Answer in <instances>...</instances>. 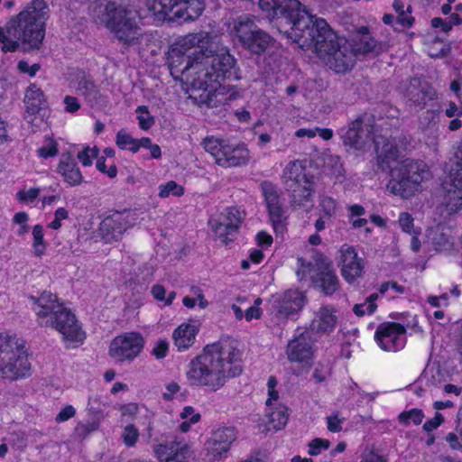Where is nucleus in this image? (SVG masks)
Listing matches in <instances>:
<instances>
[{"mask_svg": "<svg viewBox=\"0 0 462 462\" xmlns=\"http://www.w3.org/2000/svg\"><path fill=\"white\" fill-rule=\"evenodd\" d=\"M259 5L272 13L281 32L301 48L313 47L331 69L341 73L354 66L355 53L346 40L340 38L326 20L301 9L298 0H259Z\"/></svg>", "mask_w": 462, "mask_h": 462, "instance_id": "nucleus-1", "label": "nucleus"}, {"mask_svg": "<svg viewBox=\"0 0 462 462\" xmlns=\"http://www.w3.org/2000/svg\"><path fill=\"white\" fill-rule=\"evenodd\" d=\"M219 58L192 57L171 49L168 60L171 75L193 89L210 93L224 79H240L236 59L229 51L222 50Z\"/></svg>", "mask_w": 462, "mask_h": 462, "instance_id": "nucleus-2", "label": "nucleus"}, {"mask_svg": "<svg viewBox=\"0 0 462 462\" xmlns=\"http://www.w3.org/2000/svg\"><path fill=\"white\" fill-rule=\"evenodd\" d=\"M238 351L220 343L204 347L203 352L193 358L186 372L190 385L207 387L213 392L221 389L230 378L242 373L236 364Z\"/></svg>", "mask_w": 462, "mask_h": 462, "instance_id": "nucleus-3", "label": "nucleus"}, {"mask_svg": "<svg viewBox=\"0 0 462 462\" xmlns=\"http://www.w3.org/2000/svg\"><path fill=\"white\" fill-rule=\"evenodd\" d=\"M380 169H391V179L387 189L391 193L408 199L421 190V184L430 178V171L422 161L405 159L392 168L399 156V150L393 140L383 136L374 139Z\"/></svg>", "mask_w": 462, "mask_h": 462, "instance_id": "nucleus-4", "label": "nucleus"}, {"mask_svg": "<svg viewBox=\"0 0 462 462\" xmlns=\"http://www.w3.org/2000/svg\"><path fill=\"white\" fill-rule=\"evenodd\" d=\"M90 13L95 22L105 26L123 45L137 47L148 41L141 27L139 12L130 5L104 0L92 4Z\"/></svg>", "mask_w": 462, "mask_h": 462, "instance_id": "nucleus-5", "label": "nucleus"}, {"mask_svg": "<svg viewBox=\"0 0 462 462\" xmlns=\"http://www.w3.org/2000/svg\"><path fill=\"white\" fill-rule=\"evenodd\" d=\"M48 7L44 0H32L31 5L12 17L5 28L0 27V42L5 52L14 51L19 42L29 49H39L45 35Z\"/></svg>", "mask_w": 462, "mask_h": 462, "instance_id": "nucleus-6", "label": "nucleus"}, {"mask_svg": "<svg viewBox=\"0 0 462 462\" xmlns=\"http://www.w3.org/2000/svg\"><path fill=\"white\" fill-rule=\"evenodd\" d=\"M29 305L42 327L51 328L61 336L67 347H76L85 339V332L75 314L60 302L57 295L42 291L28 296Z\"/></svg>", "mask_w": 462, "mask_h": 462, "instance_id": "nucleus-7", "label": "nucleus"}, {"mask_svg": "<svg viewBox=\"0 0 462 462\" xmlns=\"http://www.w3.org/2000/svg\"><path fill=\"white\" fill-rule=\"evenodd\" d=\"M282 180L290 194L292 208H300L311 204L315 176L308 169L305 161L294 160L288 162L282 171Z\"/></svg>", "mask_w": 462, "mask_h": 462, "instance_id": "nucleus-8", "label": "nucleus"}, {"mask_svg": "<svg viewBox=\"0 0 462 462\" xmlns=\"http://www.w3.org/2000/svg\"><path fill=\"white\" fill-rule=\"evenodd\" d=\"M30 370L31 364L19 339L0 333V377L18 380L29 375Z\"/></svg>", "mask_w": 462, "mask_h": 462, "instance_id": "nucleus-9", "label": "nucleus"}, {"mask_svg": "<svg viewBox=\"0 0 462 462\" xmlns=\"http://www.w3.org/2000/svg\"><path fill=\"white\" fill-rule=\"evenodd\" d=\"M147 10L154 20H195L205 9L203 0H145Z\"/></svg>", "mask_w": 462, "mask_h": 462, "instance_id": "nucleus-10", "label": "nucleus"}, {"mask_svg": "<svg viewBox=\"0 0 462 462\" xmlns=\"http://www.w3.org/2000/svg\"><path fill=\"white\" fill-rule=\"evenodd\" d=\"M201 145L221 167H239L245 165L250 160L249 150L243 143L233 144L222 138L207 136Z\"/></svg>", "mask_w": 462, "mask_h": 462, "instance_id": "nucleus-11", "label": "nucleus"}, {"mask_svg": "<svg viewBox=\"0 0 462 462\" xmlns=\"http://www.w3.org/2000/svg\"><path fill=\"white\" fill-rule=\"evenodd\" d=\"M196 48L197 50L193 53V57H210L219 58V54L222 53V50L229 51L220 41V37L215 33H209L206 32H199L197 33H189L184 37L180 38L173 46V53L176 51L185 53Z\"/></svg>", "mask_w": 462, "mask_h": 462, "instance_id": "nucleus-12", "label": "nucleus"}, {"mask_svg": "<svg viewBox=\"0 0 462 462\" xmlns=\"http://www.w3.org/2000/svg\"><path fill=\"white\" fill-rule=\"evenodd\" d=\"M232 33L243 47L254 54L264 52L273 44V39L258 28L254 22L247 17H239L235 23Z\"/></svg>", "mask_w": 462, "mask_h": 462, "instance_id": "nucleus-13", "label": "nucleus"}, {"mask_svg": "<svg viewBox=\"0 0 462 462\" xmlns=\"http://www.w3.org/2000/svg\"><path fill=\"white\" fill-rule=\"evenodd\" d=\"M144 339L138 332H126L116 337L109 345V356L116 363L132 362L143 351Z\"/></svg>", "mask_w": 462, "mask_h": 462, "instance_id": "nucleus-14", "label": "nucleus"}, {"mask_svg": "<svg viewBox=\"0 0 462 462\" xmlns=\"http://www.w3.org/2000/svg\"><path fill=\"white\" fill-rule=\"evenodd\" d=\"M243 212L236 208H225L217 218L210 220L211 230L223 244L233 241L243 222Z\"/></svg>", "mask_w": 462, "mask_h": 462, "instance_id": "nucleus-15", "label": "nucleus"}, {"mask_svg": "<svg viewBox=\"0 0 462 462\" xmlns=\"http://www.w3.org/2000/svg\"><path fill=\"white\" fill-rule=\"evenodd\" d=\"M264 197L270 222L275 233H282L285 229L286 209L278 189L271 182L264 181L261 185Z\"/></svg>", "mask_w": 462, "mask_h": 462, "instance_id": "nucleus-16", "label": "nucleus"}, {"mask_svg": "<svg viewBox=\"0 0 462 462\" xmlns=\"http://www.w3.org/2000/svg\"><path fill=\"white\" fill-rule=\"evenodd\" d=\"M307 267L313 283L326 295H331L338 289L339 281L327 257L320 255L314 263H310Z\"/></svg>", "mask_w": 462, "mask_h": 462, "instance_id": "nucleus-17", "label": "nucleus"}, {"mask_svg": "<svg viewBox=\"0 0 462 462\" xmlns=\"http://www.w3.org/2000/svg\"><path fill=\"white\" fill-rule=\"evenodd\" d=\"M154 455L160 462H194L196 456L191 446L178 438L154 447Z\"/></svg>", "mask_w": 462, "mask_h": 462, "instance_id": "nucleus-18", "label": "nucleus"}, {"mask_svg": "<svg viewBox=\"0 0 462 462\" xmlns=\"http://www.w3.org/2000/svg\"><path fill=\"white\" fill-rule=\"evenodd\" d=\"M405 334L406 328L402 324L384 322L378 326L374 337L382 349L396 352L404 347Z\"/></svg>", "mask_w": 462, "mask_h": 462, "instance_id": "nucleus-19", "label": "nucleus"}, {"mask_svg": "<svg viewBox=\"0 0 462 462\" xmlns=\"http://www.w3.org/2000/svg\"><path fill=\"white\" fill-rule=\"evenodd\" d=\"M338 254L341 274L348 283H352L361 277L365 267L364 260L358 256L355 247L348 245H343Z\"/></svg>", "mask_w": 462, "mask_h": 462, "instance_id": "nucleus-20", "label": "nucleus"}, {"mask_svg": "<svg viewBox=\"0 0 462 462\" xmlns=\"http://www.w3.org/2000/svg\"><path fill=\"white\" fill-rule=\"evenodd\" d=\"M338 322V310L330 304L321 305L313 312L310 330L319 335L331 334Z\"/></svg>", "mask_w": 462, "mask_h": 462, "instance_id": "nucleus-21", "label": "nucleus"}, {"mask_svg": "<svg viewBox=\"0 0 462 462\" xmlns=\"http://www.w3.org/2000/svg\"><path fill=\"white\" fill-rule=\"evenodd\" d=\"M131 225L128 214L116 212L102 220L99 226L100 235L106 243L118 241Z\"/></svg>", "mask_w": 462, "mask_h": 462, "instance_id": "nucleus-22", "label": "nucleus"}, {"mask_svg": "<svg viewBox=\"0 0 462 462\" xmlns=\"http://www.w3.org/2000/svg\"><path fill=\"white\" fill-rule=\"evenodd\" d=\"M277 380L274 376H270L267 381L268 398L266 400V413L267 422L270 426L278 430L282 429L288 421L289 414L288 409L285 406H278L275 410H272L271 406L273 401L279 399V393L276 391Z\"/></svg>", "mask_w": 462, "mask_h": 462, "instance_id": "nucleus-23", "label": "nucleus"}, {"mask_svg": "<svg viewBox=\"0 0 462 462\" xmlns=\"http://www.w3.org/2000/svg\"><path fill=\"white\" fill-rule=\"evenodd\" d=\"M286 354L291 363L307 364L313 356V343L309 332L301 333L289 341Z\"/></svg>", "mask_w": 462, "mask_h": 462, "instance_id": "nucleus-24", "label": "nucleus"}, {"mask_svg": "<svg viewBox=\"0 0 462 462\" xmlns=\"http://www.w3.org/2000/svg\"><path fill=\"white\" fill-rule=\"evenodd\" d=\"M304 305V297L299 290H288L273 300L275 310L282 315L290 316L298 312Z\"/></svg>", "mask_w": 462, "mask_h": 462, "instance_id": "nucleus-25", "label": "nucleus"}, {"mask_svg": "<svg viewBox=\"0 0 462 462\" xmlns=\"http://www.w3.org/2000/svg\"><path fill=\"white\" fill-rule=\"evenodd\" d=\"M406 97L410 106L423 108L429 101L435 97V91L429 84L413 79L407 88Z\"/></svg>", "mask_w": 462, "mask_h": 462, "instance_id": "nucleus-26", "label": "nucleus"}, {"mask_svg": "<svg viewBox=\"0 0 462 462\" xmlns=\"http://www.w3.org/2000/svg\"><path fill=\"white\" fill-rule=\"evenodd\" d=\"M57 171L61 175L64 181L71 187L80 185L83 180L80 170L70 154H62L60 156Z\"/></svg>", "mask_w": 462, "mask_h": 462, "instance_id": "nucleus-27", "label": "nucleus"}, {"mask_svg": "<svg viewBox=\"0 0 462 462\" xmlns=\"http://www.w3.org/2000/svg\"><path fill=\"white\" fill-rule=\"evenodd\" d=\"M198 332L199 328L196 324H180L172 334L174 345L178 350L183 351L191 346L195 342Z\"/></svg>", "mask_w": 462, "mask_h": 462, "instance_id": "nucleus-28", "label": "nucleus"}, {"mask_svg": "<svg viewBox=\"0 0 462 462\" xmlns=\"http://www.w3.org/2000/svg\"><path fill=\"white\" fill-rule=\"evenodd\" d=\"M23 101L26 107V114L32 116L39 113L46 106L44 94L35 84H32L27 88Z\"/></svg>", "mask_w": 462, "mask_h": 462, "instance_id": "nucleus-29", "label": "nucleus"}, {"mask_svg": "<svg viewBox=\"0 0 462 462\" xmlns=\"http://www.w3.org/2000/svg\"><path fill=\"white\" fill-rule=\"evenodd\" d=\"M361 122L356 120L349 124L347 128H342L339 132L345 144L356 149H362L366 143L363 138L364 131L361 129Z\"/></svg>", "mask_w": 462, "mask_h": 462, "instance_id": "nucleus-30", "label": "nucleus"}, {"mask_svg": "<svg viewBox=\"0 0 462 462\" xmlns=\"http://www.w3.org/2000/svg\"><path fill=\"white\" fill-rule=\"evenodd\" d=\"M77 91L82 95L91 106L102 105L105 102L103 95L97 87L89 79H81L76 87Z\"/></svg>", "mask_w": 462, "mask_h": 462, "instance_id": "nucleus-31", "label": "nucleus"}, {"mask_svg": "<svg viewBox=\"0 0 462 462\" xmlns=\"http://www.w3.org/2000/svg\"><path fill=\"white\" fill-rule=\"evenodd\" d=\"M447 189L446 204L449 211L455 212L462 207V178L461 180H449Z\"/></svg>", "mask_w": 462, "mask_h": 462, "instance_id": "nucleus-32", "label": "nucleus"}, {"mask_svg": "<svg viewBox=\"0 0 462 462\" xmlns=\"http://www.w3.org/2000/svg\"><path fill=\"white\" fill-rule=\"evenodd\" d=\"M229 450L210 438L205 443V457L208 462H222L227 457Z\"/></svg>", "mask_w": 462, "mask_h": 462, "instance_id": "nucleus-33", "label": "nucleus"}, {"mask_svg": "<svg viewBox=\"0 0 462 462\" xmlns=\"http://www.w3.org/2000/svg\"><path fill=\"white\" fill-rule=\"evenodd\" d=\"M210 439L230 449L232 443L236 439V432L233 427H221L212 432Z\"/></svg>", "mask_w": 462, "mask_h": 462, "instance_id": "nucleus-34", "label": "nucleus"}, {"mask_svg": "<svg viewBox=\"0 0 462 462\" xmlns=\"http://www.w3.org/2000/svg\"><path fill=\"white\" fill-rule=\"evenodd\" d=\"M449 180H461L462 179V143L454 148L453 157L450 159Z\"/></svg>", "mask_w": 462, "mask_h": 462, "instance_id": "nucleus-35", "label": "nucleus"}, {"mask_svg": "<svg viewBox=\"0 0 462 462\" xmlns=\"http://www.w3.org/2000/svg\"><path fill=\"white\" fill-rule=\"evenodd\" d=\"M427 237L436 250L444 248L449 243L448 236L440 226L430 228Z\"/></svg>", "mask_w": 462, "mask_h": 462, "instance_id": "nucleus-36", "label": "nucleus"}, {"mask_svg": "<svg viewBox=\"0 0 462 462\" xmlns=\"http://www.w3.org/2000/svg\"><path fill=\"white\" fill-rule=\"evenodd\" d=\"M338 208V203L332 197L327 195L319 197V209L324 217L331 218L337 214Z\"/></svg>", "mask_w": 462, "mask_h": 462, "instance_id": "nucleus-37", "label": "nucleus"}, {"mask_svg": "<svg viewBox=\"0 0 462 462\" xmlns=\"http://www.w3.org/2000/svg\"><path fill=\"white\" fill-rule=\"evenodd\" d=\"M378 299L377 293H373L369 297L366 298L365 302L356 304L353 308L354 313L358 317H363L365 314H373L377 305L375 304V300Z\"/></svg>", "mask_w": 462, "mask_h": 462, "instance_id": "nucleus-38", "label": "nucleus"}, {"mask_svg": "<svg viewBox=\"0 0 462 462\" xmlns=\"http://www.w3.org/2000/svg\"><path fill=\"white\" fill-rule=\"evenodd\" d=\"M116 143L122 150H129L133 152H137L136 139L133 138L124 129H121L117 132Z\"/></svg>", "mask_w": 462, "mask_h": 462, "instance_id": "nucleus-39", "label": "nucleus"}, {"mask_svg": "<svg viewBox=\"0 0 462 462\" xmlns=\"http://www.w3.org/2000/svg\"><path fill=\"white\" fill-rule=\"evenodd\" d=\"M423 419V411L417 408L404 411L398 416L399 422L405 426L409 425L411 422L414 423L415 425H419L422 422Z\"/></svg>", "mask_w": 462, "mask_h": 462, "instance_id": "nucleus-40", "label": "nucleus"}, {"mask_svg": "<svg viewBox=\"0 0 462 462\" xmlns=\"http://www.w3.org/2000/svg\"><path fill=\"white\" fill-rule=\"evenodd\" d=\"M43 236H44V233H43L42 226H41V225L34 226L33 229H32V237H33L32 248H33L34 254L36 256H42L46 250L47 245L44 242Z\"/></svg>", "mask_w": 462, "mask_h": 462, "instance_id": "nucleus-41", "label": "nucleus"}, {"mask_svg": "<svg viewBox=\"0 0 462 462\" xmlns=\"http://www.w3.org/2000/svg\"><path fill=\"white\" fill-rule=\"evenodd\" d=\"M98 428V420H91L86 422L79 421L74 429V434L77 438L83 439L87 438L90 433L97 431Z\"/></svg>", "mask_w": 462, "mask_h": 462, "instance_id": "nucleus-42", "label": "nucleus"}, {"mask_svg": "<svg viewBox=\"0 0 462 462\" xmlns=\"http://www.w3.org/2000/svg\"><path fill=\"white\" fill-rule=\"evenodd\" d=\"M184 194V188L174 180H170L159 186V197L168 198L171 195L180 197Z\"/></svg>", "mask_w": 462, "mask_h": 462, "instance_id": "nucleus-43", "label": "nucleus"}, {"mask_svg": "<svg viewBox=\"0 0 462 462\" xmlns=\"http://www.w3.org/2000/svg\"><path fill=\"white\" fill-rule=\"evenodd\" d=\"M137 114L138 125L142 130H149L155 124L154 117L150 115L146 106H139L135 110Z\"/></svg>", "mask_w": 462, "mask_h": 462, "instance_id": "nucleus-44", "label": "nucleus"}, {"mask_svg": "<svg viewBox=\"0 0 462 462\" xmlns=\"http://www.w3.org/2000/svg\"><path fill=\"white\" fill-rule=\"evenodd\" d=\"M41 188H30L29 189H20L16 193V199L19 202L23 204H32L39 197L40 193L42 192Z\"/></svg>", "mask_w": 462, "mask_h": 462, "instance_id": "nucleus-45", "label": "nucleus"}, {"mask_svg": "<svg viewBox=\"0 0 462 462\" xmlns=\"http://www.w3.org/2000/svg\"><path fill=\"white\" fill-rule=\"evenodd\" d=\"M122 439L127 447L135 445L139 439V431L134 424L126 425L122 431Z\"/></svg>", "mask_w": 462, "mask_h": 462, "instance_id": "nucleus-46", "label": "nucleus"}, {"mask_svg": "<svg viewBox=\"0 0 462 462\" xmlns=\"http://www.w3.org/2000/svg\"><path fill=\"white\" fill-rule=\"evenodd\" d=\"M151 292L155 300L164 301L165 305H171L172 300L176 297L175 291H171L167 297H165L166 290L160 284H155L152 287Z\"/></svg>", "mask_w": 462, "mask_h": 462, "instance_id": "nucleus-47", "label": "nucleus"}, {"mask_svg": "<svg viewBox=\"0 0 462 462\" xmlns=\"http://www.w3.org/2000/svg\"><path fill=\"white\" fill-rule=\"evenodd\" d=\"M98 152L97 147H86L78 153L77 157L83 166H90L93 159L97 158Z\"/></svg>", "mask_w": 462, "mask_h": 462, "instance_id": "nucleus-48", "label": "nucleus"}, {"mask_svg": "<svg viewBox=\"0 0 462 462\" xmlns=\"http://www.w3.org/2000/svg\"><path fill=\"white\" fill-rule=\"evenodd\" d=\"M38 155L41 158L54 157L58 153V145L52 139H47L45 143L37 150Z\"/></svg>", "mask_w": 462, "mask_h": 462, "instance_id": "nucleus-49", "label": "nucleus"}, {"mask_svg": "<svg viewBox=\"0 0 462 462\" xmlns=\"http://www.w3.org/2000/svg\"><path fill=\"white\" fill-rule=\"evenodd\" d=\"M329 446H330L329 440L317 438V439H314L313 440H311L309 443V445H308V447H309L308 453L310 456H318L323 450H327L329 448Z\"/></svg>", "mask_w": 462, "mask_h": 462, "instance_id": "nucleus-50", "label": "nucleus"}, {"mask_svg": "<svg viewBox=\"0 0 462 462\" xmlns=\"http://www.w3.org/2000/svg\"><path fill=\"white\" fill-rule=\"evenodd\" d=\"M413 217L408 212H402L400 214L398 222L402 230L407 234H415L414 232L419 231L420 229L414 228L413 226Z\"/></svg>", "mask_w": 462, "mask_h": 462, "instance_id": "nucleus-51", "label": "nucleus"}, {"mask_svg": "<svg viewBox=\"0 0 462 462\" xmlns=\"http://www.w3.org/2000/svg\"><path fill=\"white\" fill-rule=\"evenodd\" d=\"M69 218V211L65 208H58L54 212V218L48 224V227L58 230L61 227L62 220Z\"/></svg>", "mask_w": 462, "mask_h": 462, "instance_id": "nucleus-52", "label": "nucleus"}, {"mask_svg": "<svg viewBox=\"0 0 462 462\" xmlns=\"http://www.w3.org/2000/svg\"><path fill=\"white\" fill-rule=\"evenodd\" d=\"M414 23V17L411 15V6L408 5L406 10L397 14L396 24L402 27H411Z\"/></svg>", "mask_w": 462, "mask_h": 462, "instance_id": "nucleus-53", "label": "nucleus"}, {"mask_svg": "<svg viewBox=\"0 0 462 462\" xmlns=\"http://www.w3.org/2000/svg\"><path fill=\"white\" fill-rule=\"evenodd\" d=\"M169 350V343L165 339H160L156 342L152 354L157 358L162 359L167 356Z\"/></svg>", "mask_w": 462, "mask_h": 462, "instance_id": "nucleus-54", "label": "nucleus"}, {"mask_svg": "<svg viewBox=\"0 0 462 462\" xmlns=\"http://www.w3.org/2000/svg\"><path fill=\"white\" fill-rule=\"evenodd\" d=\"M328 374H329L328 366L319 363L314 368L312 377L316 383H320L325 381V379Z\"/></svg>", "mask_w": 462, "mask_h": 462, "instance_id": "nucleus-55", "label": "nucleus"}, {"mask_svg": "<svg viewBox=\"0 0 462 462\" xmlns=\"http://www.w3.org/2000/svg\"><path fill=\"white\" fill-rule=\"evenodd\" d=\"M76 415V409L72 405H66L55 418L56 422L61 423L69 420Z\"/></svg>", "mask_w": 462, "mask_h": 462, "instance_id": "nucleus-56", "label": "nucleus"}, {"mask_svg": "<svg viewBox=\"0 0 462 462\" xmlns=\"http://www.w3.org/2000/svg\"><path fill=\"white\" fill-rule=\"evenodd\" d=\"M17 68L21 73H26L33 77L39 71L40 65L37 63L30 65L26 60H20L17 64Z\"/></svg>", "mask_w": 462, "mask_h": 462, "instance_id": "nucleus-57", "label": "nucleus"}, {"mask_svg": "<svg viewBox=\"0 0 462 462\" xmlns=\"http://www.w3.org/2000/svg\"><path fill=\"white\" fill-rule=\"evenodd\" d=\"M444 421L443 416L439 412H436L434 418L428 420L423 424V430L427 432L433 431L438 427L441 425V423Z\"/></svg>", "mask_w": 462, "mask_h": 462, "instance_id": "nucleus-58", "label": "nucleus"}, {"mask_svg": "<svg viewBox=\"0 0 462 462\" xmlns=\"http://www.w3.org/2000/svg\"><path fill=\"white\" fill-rule=\"evenodd\" d=\"M359 462H387V460L373 450H365L360 457Z\"/></svg>", "mask_w": 462, "mask_h": 462, "instance_id": "nucleus-59", "label": "nucleus"}, {"mask_svg": "<svg viewBox=\"0 0 462 462\" xmlns=\"http://www.w3.org/2000/svg\"><path fill=\"white\" fill-rule=\"evenodd\" d=\"M122 417H125L128 420L134 419L139 411V407L135 403H127L120 407Z\"/></svg>", "mask_w": 462, "mask_h": 462, "instance_id": "nucleus-60", "label": "nucleus"}, {"mask_svg": "<svg viewBox=\"0 0 462 462\" xmlns=\"http://www.w3.org/2000/svg\"><path fill=\"white\" fill-rule=\"evenodd\" d=\"M180 418L182 420H190V422L197 423L200 420V414L196 413L193 407L186 406L180 412Z\"/></svg>", "mask_w": 462, "mask_h": 462, "instance_id": "nucleus-61", "label": "nucleus"}, {"mask_svg": "<svg viewBox=\"0 0 462 462\" xmlns=\"http://www.w3.org/2000/svg\"><path fill=\"white\" fill-rule=\"evenodd\" d=\"M327 421L328 430L330 432H339L342 430V423L344 422V419L338 418L337 415L328 417Z\"/></svg>", "mask_w": 462, "mask_h": 462, "instance_id": "nucleus-62", "label": "nucleus"}, {"mask_svg": "<svg viewBox=\"0 0 462 462\" xmlns=\"http://www.w3.org/2000/svg\"><path fill=\"white\" fill-rule=\"evenodd\" d=\"M65 111L68 113H75L80 108L78 98L72 96H66L64 97Z\"/></svg>", "mask_w": 462, "mask_h": 462, "instance_id": "nucleus-63", "label": "nucleus"}, {"mask_svg": "<svg viewBox=\"0 0 462 462\" xmlns=\"http://www.w3.org/2000/svg\"><path fill=\"white\" fill-rule=\"evenodd\" d=\"M180 387V385L175 383L171 382L168 383L165 387V392L162 393V398L165 401H171L173 399L174 395L179 393Z\"/></svg>", "mask_w": 462, "mask_h": 462, "instance_id": "nucleus-64", "label": "nucleus"}]
</instances>
